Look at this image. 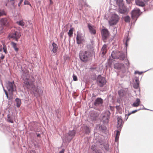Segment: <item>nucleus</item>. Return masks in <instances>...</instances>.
Masks as SVG:
<instances>
[{"label":"nucleus","mask_w":153,"mask_h":153,"mask_svg":"<svg viewBox=\"0 0 153 153\" xmlns=\"http://www.w3.org/2000/svg\"><path fill=\"white\" fill-rule=\"evenodd\" d=\"M88 27L91 34L93 35L95 34L96 31L94 27L93 26H92L91 24H88Z\"/></svg>","instance_id":"22"},{"label":"nucleus","mask_w":153,"mask_h":153,"mask_svg":"<svg viewBox=\"0 0 153 153\" xmlns=\"http://www.w3.org/2000/svg\"><path fill=\"white\" fill-rule=\"evenodd\" d=\"M14 7H15V5H14V3L13 2L11 4Z\"/></svg>","instance_id":"61"},{"label":"nucleus","mask_w":153,"mask_h":153,"mask_svg":"<svg viewBox=\"0 0 153 153\" xmlns=\"http://www.w3.org/2000/svg\"><path fill=\"white\" fill-rule=\"evenodd\" d=\"M43 94V91L41 88H37L36 89L34 92V94L35 97H38L40 95H42Z\"/></svg>","instance_id":"20"},{"label":"nucleus","mask_w":153,"mask_h":153,"mask_svg":"<svg viewBox=\"0 0 153 153\" xmlns=\"http://www.w3.org/2000/svg\"><path fill=\"white\" fill-rule=\"evenodd\" d=\"M90 54V53L88 51H81L79 53V58L82 61L85 62L89 60Z\"/></svg>","instance_id":"3"},{"label":"nucleus","mask_w":153,"mask_h":153,"mask_svg":"<svg viewBox=\"0 0 153 153\" xmlns=\"http://www.w3.org/2000/svg\"><path fill=\"white\" fill-rule=\"evenodd\" d=\"M140 102V99L138 98H137L135 102H136L137 103H138V105H139Z\"/></svg>","instance_id":"46"},{"label":"nucleus","mask_w":153,"mask_h":153,"mask_svg":"<svg viewBox=\"0 0 153 153\" xmlns=\"http://www.w3.org/2000/svg\"><path fill=\"white\" fill-rule=\"evenodd\" d=\"M148 1V0H135V2L136 4L138 6L144 7Z\"/></svg>","instance_id":"16"},{"label":"nucleus","mask_w":153,"mask_h":153,"mask_svg":"<svg viewBox=\"0 0 153 153\" xmlns=\"http://www.w3.org/2000/svg\"><path fill=\"white\" fill-rule=\"evenodd\" d=\"M119 108H120V106L119 105L117 106L116 107V109H119Z\"/></svg>","instance_id":"59"},{"label":"nucleus","mask_w":153,"mask_h":153,"mask_svg":"<svg viewBox=\"0 0 153 153\" xmlns=\"http://www.w3.org/2000/svg\"><path fill=\"white\" fill-rule=\"evenodd\" d=\"M107 46L106 44H104L101 49V52L102 54H105L106 51Z\"/></svg>","instance_id":"32"},{"label":"nucleus","mask_w":153,"mask_h":153,"mask_svg":"<svg viewBox=\"0 0 153 153\" xmlns=\"http://www.w3.org/2000/svg\"><path fill=\"white\" fill-rule=\"evenodd\" d=\"M2 51V48L1 45H0V51Z\"/></svg>","instance_id":"58"},{"label":"nucleus","mask_w":153,"mask_h":153,"mask_svg":"<svg viewBox=\"0 0 153 153\" xmlns=\"http://www.w3.org/2000/svg\"><path fill=\"white\" fill-rule=\"evenodd\" d=\"M114 68L117 70H122L123 73H125L128 71V68H125V70L123 69H124V65L123 64L117 63H115L114 65Z\"/></svg>","instance_id":"10"},{"label":"nucleus","mask_w":153,"mask_h":153,"mask_svg":"<svg viewBox=\"0 0 153 153\" xmlns=\"http://www.w3.org/2000/svg\"><path fill=\"white\" fill-rule=\"evenodd\" d=\"M0 22L2 25L4 26H7L8 25L9 21L8 19L6 18H2L0 20Z\"/></svg>","instance_id":"23"},{"label":"nucleus","mask_w":153,"mask_h":153,"mask_svg":"<svg viewBox=\"0 0 153 153\" xmlns=\"http://www.w3.org/2000/svg\"><path fill=\"white\" fill-rule=\"evenodd\" d=\"M118 94L120 97H122L124 95L123 90H120L118 91Z\"/></svg>","instance_id":"39"},{"label":"nucleus","mask_w":153,"mask_h":153,"mask_svg":"<svg viewBox=\"0 0 153 153\" xmlns=\"http://www.w3.org/2000/svg\"><path fill=\"white\" fill-rule=\"evenodd\" d=\"M98 114L97 112L94 111H91L90 113V117L92 120H95L98 116Z\"/></svg>","instance_id":"19"},{"label":"nucleus","mask_w":153,"mask_h":153,"mask_svg":"<svg viewBox=\"0 0 153 153\" xmlns=\"http://www.w3.org/2000/svg\"><path fill=\"white\" fill-rule=\"evenodd\" d=\"M11 44L15 51L17 52L19 50V49L17 47L16 44L14 42H11Z\"/></svg>","instance_id":"31"},{"label":"nucleus","mask_w":153,"mask_h":153,"mask_svg":"<svg viewBox=\"0 0 153 153\" xmlns=\"http://www.w3.org/2000/svg\"><path fill=\"white\" fill-rule=\"evenodd\" d=\"M118 130H116V134L115 137V140L116 142H117L118 140L119 137L120 133V129H118Z\"/></svg>","instance_id":"27"},{"label":"nucleus","mask_w":153,"mask_h":153,"mask_svg":"<svg viewBox=\"0 0 153 153\" xmlns=\"http://www.w3.org/2000/svg\"><path fill=\"white\" fill-rule=\"evenodd\" d=\"M6 87L9 92L12 93L16 91V86L13 81L11 82L7 81L6 82Z\"/></svg>","instance_id":"7"},{"label":"nucleus","mask_w":153,"mask_h":153,"mask_svg":"<svg viewBox=\"0 0 153 153\" xmlns=\"http://www.w3.org/2000/svg\"><path fill=\"white\" fill-rule=\"evenodd\" d=\"M56 114V116L57 118L58 119L57 120L58 122H59L60 121V118L61 117V114L60 113V110L58 109H56L55 110Z\"/></svg>","instance_id":"26"},{"label":"nucleus","mask_w":153,"mask_h":153,"mask_svg":"<svg viewBox=\"0 0 153 153\" xmlns=\"http://www.w3.org/2000/svg\"><path fill=\"white\" fill-rule=\"evenodd\" d=\"M103 147L105 150L106 151H108L109 150V147L108 143H105L103 145Z\"/></svg>","instance_id":"35"},{"label":"nucleus","mask_w":153,"mask_h":153,"mask_svg":"<svg viewBox=\"0 0 153 153\" xmlns=\"http://www.w3.org/2000/svg\"><path fill=\"white\" fill-rule=\"evenodd\" d=\"M117 128L118 129H121L123 126V120L121 116L118 117L117 118Z\"/></svg>","instance_id":"18"},{"label":"nucleus","mask_w":153,"mask_h":153,"mask_svg":"<svg viewBox=\"0 0 153 153\" xmlns=\"http://www.w3.org/2000/svg\"><path fill=\"white\" fill-rule=\"evenodd\" d=\"M135 83H139V79L138 78H137L135 80Z\"/></svg>","instance_id":"53"},{"label":"nucleus","mask_w":153,"mask_h":153,"mask_svg":"<svg viewBox=\"0 0 153 153\" xmlns=\"http://www.w3.org/2000/svg\"><path fill=\"white\" fill-rule=\"evenodd\" d=\"M32 152L33 153H36L35 151L34 150H32Z\"/></svg>","instance_id":"62"},{"label":"nucleus","mask_w":153,"mask_h":153,"mask_svg":"<svg viewBox=\"0 0 153 153\" xmlns=\"http://www.w3.org/2000/svg\"><path fill=\"white\" fill-rule=\"evenodd\" d=\"M116 4L118 7L124 5L123 0H117Z\"/></svg>","instance_id":"28"},{"label":"nucleus","mask_w":153,"mask_h":153,"mask_svg":"<svg viewBox=\"0 0 153 153\" xmlns=\"http://www.w3.org/2000/svg\"><path fill=\"white\" fill-rule=\"evenodd\" d=\"M7 12L4 9H0V17L3 16H6Z\"/></svg>","instance_id":"30"},{"label":"nucleus","mask_w":153,"mask_h":153,"mask_svg":"<svg viewBox=\"0 0 153 153\" xmlns=\"http://www.w3.org/2000/svg\"><path fill=\"white\" fill-rule=\"evenodd\" d=\"M110 107L111 109V108L112 107V106H110Z\"/></svg>","instance_id":"64"},{"label":"nucleus","mask_w":153,"mask_h":153,"mask_svg":"<svg viewBox=\"0 0 153 153\" xmlns=\"http://www.w3.org/2000/svg\"><path fill=\"white\" fill-rule=\"evenodd\" d=\"M97 84L100 87H102L106 83V80L104 77L99 75L97 79Z\"/></svg>","instance_id":"5"},{"label":"nucleus","mask_w":153,"mask_h":153,"mask_svg":"<svg viewBox=\"0 0 153 153\" xmlns=\"http://www.w3.org/2000/svg\"><path fill=\"white\" fill-rule=\"evenodd\" d=\"M137 104V103L136 102H135L133 103L132 105V106L134 107H137L139 105H138Z\"/></svg>","instance_id":"47"},{"label":"nucleus","mask_w":153,"mask_h":153,"mask_svg":"<svg viewBox=\"0 0 153 153\" xmlns=\"http://www.w3.org/2000/svg\"><path fill=\"white\" fill-rule=\"evenodd\" d=\"M132 0H126L127 3L128 4L131 3Z\"/></svg>","instance_id":"50"},{"label":"nucleus","mask_w":153,"mask_h":153,"mask_svg":"<svg viewBox=\"0 0 153 153\" xmlns=\"http://www.w3.org/2000/svg\"><path fill=\"white\" fill-rule=\"evenodd\" d=\"M140 9L137 8H135L132 11L131 13V17L132 19L134 20L135 19V22L140 15Z\"/></svg>","instance_id":"8"},{"label":"nucleus","mask_w":153,"mask_h":153,"mask_svg":"<svg viewBox=\"0 0 153 153\" xmlns=\"http://www.w3.org/2000/svg\"><path fill=\"white\" fill-rule=\"evenodd\" d=\"M24 80V83L27 87L32 86L33 81L30 79V77L28 72H24L22 76Z\"/></svg>","instance_id":"1"},{"label":"nucleus","mask_w":153,"mask_h":153,"mask_svg":"<svg viewBox=\"0 0 153 153\" xmlns=\"http://www.w3.org/2000/svg\"><path fill=\"white\" fill-rule=\"evenodd\" d=\"M103 102V100L101 98H97L94 102L93 107L95 109L99 110L100 107L102 105Z\"/></svg>","instance_id":"6"},{"label":"nucleus","mask_w":153,"mask_h":153,"mask_svg":"<svg viewBox=\"0 0 153 153\" xmlns=\"http://www.w3.org/2000/svg\"><path fill=\"white\" fill-rule=\"evenodd\" d=\"M84 129L85 132L86 134H89L90 132V130L88 127L85 126L84 127Z\"/></svg>","instance_id":"33"},{"label":"nucleus","mask_w":153,"mask_h":153,"mask_svg":"<svg viewBox=\"0 0 153 153\" xmlns=\"http://www.w3.org/2000/svg\"><path fill=\"white\" fill-rule=\"evenodd\" d=\"M132 113H131V112H129L128 111V114H125V115L126 117L127 116L126 119V120L128 119V116H129Z\"/></svg>","instance_id":"45"},{"label":"nucleus","mask_w":153,"mask_h":153,"mask_svg":"<svg viewBox=\"0 0 153 153\" xmlns=\"http://www.w3.org/2000/svg\"><path fill=\"white\" fill-rule=\"evenodd\" d=\"M3 50L4 52V53L6 54H7V48L5 45L3 47Z\"/></svg>","instance_id":"42"},{"label":"nucleus","mask_w":153,"mask_h":153,"mask_svg":"<svg viewBox=\"0 0 153 153\" xmlns=\"http://www.w3.org/2000/svg\"><path fill=\"white\" fill-rule=\"evenodd\" d=\"M118 11L121 14H126L128 12V10L127 7L124 5L118 7Z\"/></svg>","instance_id":"17"},{"label":"nucleus","mask_w":153,"mask_h":153,"mask_svg":"<svg viewBox=\"0 0 153 153\" xmlns=\"http://www.w3.org/2000/svg\"><path fill=\"white\" fill-rule=\"evenodd\" d=\"M23 0H20L18 4V6L20 7L21 5V3H22Z\"/></svg>","instance_id":"49"},{"label":"nucleus","mask_w":153,"mask_h":153,"mask_svg":"<svg viewBox=\"0 0 153 153\" xmlns=\"http://www.w3.org/2000/svg\"><path fill=\"white\" fill-rule=\"evenodd\" d=\"M130 38L128 37V35L124 39V42L125 43L126 46V47L128 45V42H129Z\"/></svg>","instance_id":"34"},{"label":"nucleus","mask_w":153,"mask_h":153,"mask_svg":"<svg viewBox=\"0 0 153 153\" xmlns=\"http://www.w3.org/2000/svg\"><path fill=\"white\" fill-rule=\"evenodd\" d=\"M79 4L80 6V8H79L80 10H82L84 5L85 7H90V6L88 5L85 1H84V0H81V2H80L79 0Z\"/></svg>","instance_id":"21"},{"label":"nucleus","mask_w":153,"mask_h":153,"mask_svg":"<svg viewBox=\"0 0 153 153\" xmlns=\"http://www.w3.org/2000/svg\"><path fill=\"white\" fill-rule=\"evenodd\" d=\"M15 101L16 102V105L17 107L19 108L21 105V100L18 98H16L15 99Z\"/></svg>","instance_id":"29"},{"label":"nucleus","mask_w":153,"mask_h":153,"mask_svg":"<svg viewBox=\"0 0 153 153\" xmlns=\"http://www.w3.org/2000/svg\"><path fill=\"white\" fill-rule=\"evenodd\" d=\"M133 86L135 88H138L139 87V83L137 82L134 83Z\"/></svg>","instance_id":"40"},{"label":"nucleus","mask_w":153,"mask_h":153,"mask_svg":"<svg viewBox=\"0 0 153 153\" xmlns=\"http://www.w3.org/2000/svg\"><path fill=\"white\" fill-rule=\"evenodd\" d=\"M76 40L77 43L78 44H81L82 42L84 40L82 33L79 31H78L77 33Z\"/></svg>","instance_id":"12"},{"label":"nucleus","mask_w":153,"mask_h":153,"mask_svg":"<svg viewBox=\"0 0 153 153\" xmlns=\"http://www.w3.org/2000/svg\"><path fill=\"white\" fill-rule=\"evenodd\" d=\"M102 39L104 42H106L107 38L109 36V32L106 29H103L101 31Z\"/></svg>","instance_id":"14"},{"label":"nucleus","mask_w":153,"mask_h":153,"mask_svg":"<svg viewBox=\"0 0 153 153\" xmlns=\"http://www.w3.org/2000/svg\"><path fill=\"white\" fill-rule=\"evenodd\" d=\"M52 46L53 47L52 52L54 53H56L58 48L57 45L55 42H53L52 44Z\"/></svg>","instance_id":"24"},{"label":"nucleus","mask_w":153,"mask_h":153,"mask_svg":"<svg viewBox=\"0 0 153 153\" xmlns=\"http://www.w3.org/2000/svg\"><path fill=\"white\" fill-rule=\"evenodd\" d=\"M111 113L109 111H107L105 114L102 116V120L105 124H107L108 122Z\"/></svg>","instance_id":"13"},{"label":"nucleus","mask_w":153,"mask_h":153,"mask_svg":"<svg viewBox=\"0 0 153 153\" xmlns=\"http://www.w3.org/2000/svg\"><path fill=\"white\" fill-rule=\"evenodd\" d=\"M4 58V56L2 55L1 57V59H3Z\"/></svg>","instance_id":"54"},{"label":"nucleus","mask_w":153,"mask_h":153,"mask_svg":"<svg viewBox=\"0 0 153 153\" xmlns=\"http://www.w3.org/2000/svg\"><path fill=\"white\" fill-rule=\"evenodd\" d=\"M111 56L113 59H118L121 60H123L125 58L124 54L117 50L113 51L111 53Z\"/></svg>","instance_id":"4"},{"label":"nucleus","mask_w":153,"mask_h":153,"mask_svg":"<svg viewBox=\"0 0 153 153\" xmlns=\"http://www.w3.org/2000/svg\"><path fill=\"white\" fill-rule=\"evenodd\" d=\"M143 109H145V110H149L148 109H147L146 108H139L138 109H137V111H139L140 110H143Z\"/></svg>","instance_id":"51"},{"label":"nucleus","mask_w":153,"mask_h":153,"mask_svg":"<svg viewBox=\"0 0 153 153\" xmlns=\"http://www.w3.org/2000/svg\"><path fill=\"white\" fill-rule=\"evenodd\" d=\"M126 22H130V17L129 16H127L124 18Z\"/></svg>","instance_id":"36"},{"label":"nucleus","mask_w":153,"mask_h":153,"mask_svg":"<svg viewBox=\"0 0 153 153\" xmlns=\"http://www.w3.org/2000/svg\"><path fill=\"white\" fill-rule=\"evenodd\" d=\"M7 121L11 123H13V116L12 114H8L7 115Z\"/></svg>","instance_id":"25"},{"label":"nucleus","mask_w":153,"mask_h":153,"mask_svg":"<svg viewBox=\"0 0 153 153\" xmlns=\"http://www.w3.org/2000/svg\"><path fill=\"white\" fill-rule=\"evenodd\" d=\"M93 153H102L101 151L100 150H93Z\"/></svg>","instance_id":"44"},{"label":"nucleus","mask_w":153,"mask_h":153,"mask_svg":"<svg viewBox=\"0 0 153 153\" xmlns=\"http://www.w3.org/2000/svg\"><path fill=\"white\" fill-rule=\"evenodd\" d=\"M21 36L20 33L17 31H14L10 35V38L15 39L16 41H18V39Z\"/></svg>","instance_id":"15"},{"label":"nucleus","mask_w":153,"mask_h":153,"mask_svg":"<svg viewBox=\"0 0 153 153\" xmlns=\"http://www.w3.org/2000/svg\"><path fill=\"white\" fill-rule=\"evenodd\" d=\"M73 80L74 81H76L77 80V76L74 75H73Z\"/></svg>","instance_id":"48"},{"label":"nucleus","mask_w":153,"mask_h":153,"mask_svg":"<svg viewBox=\"0 0 153 153\" xmlns=\"http://www.w3.org/2000/svg\"><path fill=\"white\" fill-rule=\"evenodd\" d=\"M129 65V63H128V64H126V65L128 66Z\"/></svg>","instance_id":"63"},{"label":"nucleus","mask_w":153,"mask_h":153,"mask_svg":"<svg viewBox=\"0 0 153 153\" xmlns=\"http://www.w3.org/2000/svg\"><path fill=\"white\" fill-rule=\"evenodd\" d=\"M50 3L51 4H52L53 3V2L52 1V0H49Z\"/></svg>","instance_id":"60"},{"label":"nucleus","mask_w":153,"mask_h":153,"mask_svg":"<svg viewBox=\"0 0 153 153\" xmlns=\"http://www.w3.org/2000/svg\"><path fill=\"white\" fill-rule=\"evenodd\" d=\"M119 19L118 16L116 14H114L111 16L110 20L109 21V24L110 25H113L116 24Z\"/></svg>","instance_id":"9"},{"label":"nucleus","mask_w":153,"mask_h":153,"mask_svg":"<svg viewBox=\"0 0 153 153\" xmlns=\"http://www.w3.org/2000/svg\"><path fill=\"white\" fill-rule=\"evenodd\" d=\"M73 30L72 28H71L69 30L68 33V34L69 36L70 37L72 36L73 35Z\"/></svg>","instance_id":"37"},{"label":"nucleus","mask_w":153,"mask_h":153,"mask_svg":"<svg viewBox=\"0 0 153 153\" xmlns=\"http://www.w3.org/2000/svg\"><path fill=\"white\" fill-rule=\"evenodd\" d=\"M29 127L31 131H36L38 129L39 125L38 123L33 122L29 124Z\"/></svg>","instance_id":"11"},{"label":"nucleus","mask_w":153,"mask_h":153,"mask_svg":"<svg viewBox=\"0 0 153 153\" xmlns=\"http://www.w3.org/2000/svg\"><path fill=\"white\" fill-rule=\"evenodd\" d=\"M137 110H134V111H132L131 112V113L132 114L134 113L137 112Z\"/></svg>","instance_id":"52"},{"label":"nucleus","mask_w":153,"mask_h":153,"mask_svg":"<svg viewBox=\"0 0 153 153\" xmlns=\"http://www.w3.org/2000/svg\"><path fill=\"white\" fill-rule=\"evenodd\" d=\"M24 4H25V5H26V4L29 5L31 7V5L30 4V3L27 1L25 0L24 1Z\"/></svg>","instance_id":"43"},{"label":"nucleus","mask_w":153,"mask_h":153,"mask_svg":"<svg viewBox=\"0 0 153 153\" xmlns=\"http://www.w3.org/2000/svg\"><path fill=\"white\" fill-rule=\"evenodd\" d=\"M2 87H3V90H4V92H5V93H7V91H6V90H5L4 89V87L3 86V85L2 84Z\"/></svg>","instance_id":"56"},{"label":"nucleus","mask_w":153,"mask_h":153,"mask_svg":"<svg viewBox=\"0 0 153 153\" xmlns=\"http://www.w3.org/2000/svg\"><path fill=\"white\" fill-rule=\"evenodd\" d=\"M17 23L18 25L22 26H23L25 25V23L22 21L17 22Z\"/></svg>","instance_id":"38"},{"label":"nucleus","mask_w":153,"mask_h":153,"mask_svg":"<svg viewBox=\"0 0 153 153\" xmlns=\"http://www.w3.org/2000/svg\"><path fill=\"white\" fill-rule=\"evenodd\" d=\"M36 134H37V137H41V134H37V133H36Z\"/></svg>","instance_id":"55"},{"label":"nucleus","mask_w":153,"mask_h":153,"mask_svg":"<svg viewBox=\"0 0 153 153\" xmlns=\"http://www.w3.org/2000/svg\"><path fill=\"white\" fill-rule=\"evenodd\" d=\"M76 134L75 130H70L68 133L65 134L63 138H62L63 141L69 143L75 136Z\"/></svg>","instance_id":"2"},{"label":"nucleus","mask_w":153,"mask_h":153,"mask_svg":"<svg viewBox=\"0 0 153 153\" xmlns=\"http://www.w3.org/2000/svg\"><path fill=\"white\" fill-rule=\"evenodd\" d=\"M146 71H144V72H139V71H135L134 74H138L139 75H141L143 73L145 72H146Z\"/></svg>","instance_id":"41"},{"label":"nucleus","mask_w":153,"mask_h":153,"mask_svg":"<svg viewBox=\"0 0 153 153\" xmlns=\"http://www.w3.org/2000/svg\"><path fill=\"white\" fill-rule=\"evenodd\" d=\"M5 94L6 95V97L8 99L9 97H8V94L7 92L6 93H5Z\"/></svg>","instance_id":"57"}]
</instances>
